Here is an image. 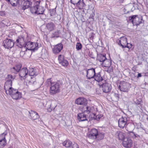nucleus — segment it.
<instances>
[{
	"label": "nucleus",
	"mask_w": 148,
	"mask_h": 148,
	"mask_svg": "<svg viewBox=\"0 0 148 148\" xmlns=\"http://www.w3.org/2000/svg\"><path fill=\"white\" fill-rule=\"evenodd\" d=\"M94 78L95 80L99 83V84H100L101 83L104 82L105 81L103 79L102 77L101 76L100 72L96 73Z\"/></svg>",
	"instance_id": "obj_23"
},
{
	"label": "nucleus",
	"mask_w": 148,
	"mask_h": 148,
	"mask_svg": "<svg viewBox=\"0 0 148 148\" xmlns=\"http://www.w3.org/2000/svg\"><path fill=\"white\" fill-rule=\"evenodd\" d=\"M75 102L78 105H82L84 106L87 103L86 99L82 97H80L76 99Z\"/></svg>",
	"instance_id": "obj_17"
},
{
	"label": "nucleus",
	"mask_w": 148,
	"mask_h": 148,
	"mask_svg": "<svg viewBox=\"0 0 148 148\" xmlns=\"http://www.w3.org/2000/svg\"><path fill=\"white\" fill-rule=\"evenodd\" d=\"M141 101H136L135 102L136 104L137 105H140L141 104Z\"/></svg>",
	"instance_id": "obj_43"
},
{
	"label": "nucleus",
	"mask_w": 148,
	"mask_h": 148,
	"mask_svg": "<svg viewBox=\"0 0 148 148\" xmlns=\"http://www.w3.org/2000/svg\"><path fill=\"white\" fill-rule=\"evenodd\" d=\"M114 96L115 97H116L117 99H119V95L115 93L114 94Z\"/></svg>",
	"instance_id": "obj_48"
},
{
	"label": "nucleus",
	"mask_w": 148,
	"mask_h": 148,
	"mask_svg": "<svg viewBox=\"0 0 148 148\" xmlns=\"http://www.w3.org/2000/svg\"><path fill=\"white\" fill-rule=\"evenodd\" d=\"M70 2L76 5V6L80 10L83 9V7L85 6V4L83 0H70Z\"/></svg>",
	"instance_id": "obj_9"
},
{
	"label": "nucleus",
	"mask_w": 148,
	"mask_h": 148,
	"mask_svg": "<svg viewBox=\"0 0 148 148\" xmlns=\"http://www.w3.org/2000/svg\"><path fill=\"white\" fill-rule=\"evenodd\" d=\"M106 59V55H102L101 54H99L97 56V59L100 62L102 63Z\"/></svg>",
	"instance_id": "obj_30"
},
{
	"label": "nucleus",
	"mask_w": 148,
	"mask_h": 148,
	"mask_svg": "<svg viewBox=\"0 0 148 148\" xmlns=\"http://www.w3.org/2000/svg\"><path fill=\"white\" fill-rule=\"evenodd\" d=\"M132 130H132V132H132V133H133V134L135 137H139V136L138 135L136 134H135L134 132H132Z\"/></svg>",
	"instance_id": "obj_45"
},
{
	"label": "nucleus",
	"mask_w": 148,
	"mask_h": 148,
	"mask_svg": "<svg viewBox=\"0 0 148 148\" xmlns=\"http://www.w3.org/2000/svg\"><path fill=\"white\" fill-rule=\"evenodd\" d=\"M127 42L126 38L124 37H122L120 38V39L118 40V43L119 45H120L123 48H124L126 46Z\"/></svg>",
	"instance_id": "obj_22"
},
{
	"label": "nucleus",
	"mask_w": 148,
	"mask_h": 148,
	"mask_svg": "<svg viewBox=\"0 0 148 148\" xmlns=\"http://www.w3.org/2000/svg\"><path fill=\"white\" fill-rule=\"evenodd\" d=\"M58 60L59 63L63 66H66L68 65V61L64 59V56L60 54L59 55Z\"/></svg>",
	"instance_id": "obj_15"
},
{
	"label": "nucleus",
	"mask_w": 148,
	"mask_h": 148,
	"mask_svg": "<svg viewBox=\"0 0 148 148\" xmlns=\"http://www.w3.org/2000/svg\"><path fill=\"white\" fill-rule=\"evenodd\" d=\"M130 86L128 83L122 81L121 82L118 88L121 91L127 92L129 90Z\"/></svg>",
	"instance_id": "obj_10"
},
{
	"label": "nucleus",
	"mask_w": 148,
	"mask_h": 148,
	"mask_svg": "<svg viewBox=\"0 0 148 148\" xmlns=\"http://www.w3.org/2000/svg\"><path fill=\"white\" fill-rule=\"evenodd\" d=\"M0 14L2 16L4 15L5 14L4 12L3 11H1L0 12Z\"/></svg>",
	"instance_id": "obj_44"
},
{
	"label": "nucleus",
	"mask_w": 148,
	"mask_h": 148,
	"mask_svg": "<svg viewBox=\"0 0 148 148\" xmlns=\"http://www.w3.org/2000/svg\"><path fill=\"white\" fill-rule=\"evenodd\" d=\"M21 64H18L13 67L11 69L12 72L17 73L19 72V76L21 79H25L28 75V70L26 67H24L21 69Z\"/></svg>",
	"instance_id": "obj_1"
},
{
	"label": "nucleus",
	"mask_w": 148,
	"mask_h": 148,
	"mask_svg": "<svg viewBox=\"0 0 148 148\" xmlns=\"http://www.w3.org/2000/svg\"><path fill=\"white\" fill-rule=\"evenodd\" d=\"M33 42L29 41L26 42L25 47H23L22 50L21 52V53L22 52L26 51L27 50L31 51V48H32V44Z\"/></svg>",
	"instance_id": "obj_18"
},
{
	"label": "nucleus",
	"mask_w": 148,
	"mask_h": 148,
	"mask_svg": "<svg viewBox=\"0 0 148 148\" xmlns=\"http://www.w3.org/2000/svg\"><path fill=\"white\" fill-rule=\"evenodd\" d=\"M56 11L54 9H52L50 11V15L51 16L56 15Z\"/></svg>",
	"instance_id": "obj_39"
},
{
	"label": "nucleus",
	"mask_w": 148,
	"mask_h": 148,
	"mask_svg": "<svg viewBox=\"0 0 148 148\" xmlns=\"http://www.w3.org/2000/svg\"><path fill=\"white\" fill-rule=\"evenodd\" d=\"M124 134V133L122 132L118 131L116 132L115 136L118 139L123 140L125 138Z\"/></svg>",
	"instance_id": "obj_25"
},
{
	"label": "nucleus",
	"mask_w": 148,
	"mask_h": 148,
	"mask_svg": "<svg viewBox=\"0 0 148 148\" xmlns=\"http://www.w3.org/2000/svg\"><path fill=\"white\" fill-rule=\"evenodd\" d=\"M102 66L106 67H109L111 65V61L107 58L102 63Z\"/></svg>",
	"instance_id": "obj_27"
},
{
	"label": "nucleus",
	"mask_w": 148,
	"mask_h": 148,
	"mask_svg": "<svg viewBox=\"0 0 148 148\" xmlns=\"http://www.w3.org/2000/svg\"><path fill=\"white\" fill-rule=\"evenodd\" d=\"M20 0H10V3L13 6H16L18 5H19V1Z\"/></svg>",
	"instance_id": "obj_33"
},
{
	"label": "nucleus",
	"mask_w": 148,
	"mask_h": 148,
	"mask_svg": "<svg viewBox=\"0 0 148 148\" xmlns=\"http://www.w3.org/2000/svg\"><path fill=\"white\" fill-rule=\"evenodd\" d=\"M29 75L30 76H33L34 77L37 75L38 73L36 72V69L33 68H30L28 71Z\"/></svg>",
	"instance_id": "obj_29"
},
{
	"label": "nucleus",
	"mask_w": 148,
	"mask_h": 148,
	"mask_svg": "<svg viewBox=\"0 0 148 148\" xmlns=\"http://www.w3.org/2000/svg\"><path fill=\"white\" fill-rule=\"evenodd\" d=\"M83 71H84L85 73H86V76L87 79H93L96 73L95 69L93 68L88 69H85L83 70Z\"/></svg>",
	"instance_id": "obj_7"
},
{
	"label": "nucleus",
	"mask_w": 148,
	"mask_h": 148,
	"mask_svg": "<svg viewBox=\"0 0 148 148\" xmlns=\"http://www.w3.org/2000/svg\"><path fill=\"white\" fill-rule=\"evenodd\" d=\"M127 117L123 116L120 118L118 121L119 126L121 128H123L125 127L128 132H131L134 129L133 125L131 124H127Z\"/></svg>",
	"instance_id": "obj_2"
},
{
	"label": "nucleus",
	"mask_w": 148,
	"mask_h": 148,
	"mask_svg": "<svg viewBox=\"0 0 148 148\" xmlns=\"http://www.w3.org/2000/svg\"><path fill=\"white\" fill-rule=\"evenodd\" d=\"M104 137V134L103 132H98V134L97 135L96 138L98 140H101Z\"/></svg>",
	"instance_id": "obj_34"
},
{
	"label": "nucleus",
	"mask_w": 148,
	"mask_h": 148,
	"mask_svg": "<svg viewBox=\"0 0 148 148\" xmlns=\"http://www.w3.org/2000/svg\"><path fill=\"white\" fill-rule=\"evenodd\" d=\"M8 79H11L13 80L14 78V77L12 76L11 75H8Z\"/></svg>",
	"instance_id": "obj_40"
},
{
	"label": "nucleus",
	"mask_w": 148,
	"mask_h": 148,
	"mask_svg": "<svg viewBox=\"0 0 148 148\" xmlns=\"http://www.w3.org/2000/svg\"><path fill=\"white\" fill-rule=\"evenodd\" d=\"M147 121H148V117H147Z\"/></svg>",
	"instance_id": "obj_52"
},
{
	"label": "nucleus",
	"mask_w": 148,
	"mask_h": 148,
	"mask_svg": "<svg viewBox=\"0 0 148 148\" xmlns=\"http://www.w3.org/2000/svg\"><path fill=\"white\" fill-rule=\"evenodd\" d=\"M14 44V42L13 40L7 38L3 41V45L5 48L10 49L13 47Z\"/></svg>",
	"instance_id": "obj_8"
},
{
	"label": "nucleus",
	"mask_w": 148,
	"mask_h": 148,
	"mask_svg": "<svg viewBox=\"0 0 148 148\" xmlns=\"http://www.w3.org/2000/svg\"><path fill=\"white\" fill-rule=\"evenodd\" d=\"M131 75L132 79H133L135 77H136V73L135 72V73H132Z\"/></svg>",
	"instance_id": "obj_41"
},
{
	"label": "nucleus",
	"mask_w": 148,
	"mask_h": 148,
	"mask_svg": "<svg viewBox=\"0 0 148 148\" xmlns=\"http://www.w3.org/2000/svg\"><path fill=\"white\" fill-rule=\"evenodd\" d=\"M84 112L79 113L77 114V117L79 122L87 121H88V119L86 117V114H85Z\"/></svg>",
	"instance_id": "obj_21"
},
{
	"label": "nucleus",
	"mask_w": 148,
	"mask_h": 148,
	"mask_svg": "<svg viewBox=\"0 0 148 148\" xmlns=\"http://www.w3.org/2000/svg\"><path fill=\"white\" fill-rule=\"evenodd\" d=\"M132 44L130 43H128L127 42V44L126 45V46L125 47H124V48L127 47L129 48V49L130 48L132 47Z\"/></svg>",
	"instance_id": "obj_42"
},
{
	"label": "nucleus",
	"mask_w": 148,
	"mask_h": 148,
	"mask_svg": "<svg viewBox=\"0 0 148 148\" xmlns=\"http://www.w3.org/2000/svg\"><path fill=\"white\" fill-rule=\"evenodd\" d=\"M99 85L100 87L101 86L102 90L104 92L108 93L110 92L111 90V84L110 83H108L106 80L104 82H102Z\"/></svg>",
	"instance_id": "obj_6"
},
{
	"label": "nucleus",
	"mask_w": 148,
	"mask_h": 148,
	"mask_svg": "<svg viewBox=\"0 0 148 148\" xmlns=\"http://www.w3.org/2000/svg\"><path fill=\"white\" fill-rule=\"evenodd\" d=\"M82 47V44L79 42H77L76 45V48L77 50H81Z\"/></svg>",
	"instance_id": "obj_36"
},
{
	"label": "nucleus",
	"mask_w": 148,
	"mask_h": 148,
	"mask_svg": "<svg viewBox=\"0 0 148 148\" xmlns=\"http://www.w3.org/2000/svg\"><path fill=\"white\" fill-rule=\"evenodd\" d=\"M82 71H83V72H82V73L83 75H84V72L85 73V72L84 71H83V70H82Z\"/></svg>",
	"instance_id": "obj_50"
},
{
	"label": "nucleus",
	"mask_w": 148,
	"mask_h": 148,
	"mask_svg": "<svg viewBox=\"0 0 148 148\" xmlns=\"http://www.w3.org/2000/svg\"><path fill=\"white\" fill-rule=\"evenodd\" d=\"M60 85L59 82H53L50 87L49 90L50 93L51 95H53L59 92L60 90Z\"/></svg>",
	"instance_id": "obj_5"
},
{
	"label": "nucleus",
	"mask_w": 148,
	"mask_h": 148,
	"mask_svg": "<svg viewBox=\"0 0 148 148\" xmlns=\"http://www.w3.org/2000/svg\"><path fill=\"white\" fill-rule=\"evenodd\" d=\"M12 80L8 79L5 82L4 86V89L5 90V92H8L10 90V88H12Z\"/></svg>",
	"instance_id": "obj_24"
},
{
	"label": "nucleus",
	"mask_w": 148,
	"mask_h": 148,
	"mask_svg": "<svg viewBox=\"0 0 148 148\" xmlns=\"http://www.w3.org/2000/svg\"><path fill=\"white\" fill-rule=\"evenodd\" d=\"M51 78L48 79L46 82V85H47V86H48L49 85H50V86H51V84L53 82H52L51 80Z\"/></svg>",
	"instance_id": "obj_38"
},
{
	"label": "nucleus",
	"mask_w": 148,
	"mask_h": 148,
	"mask_svg": "<svg viewBox=\"0 0 148 148\" xmlns=\"http://www.w3.org/2000/svg\"><path fill=\"white\" fill-rule=\"evenodd\" d=\"M102 116V115L100 114H98L97 115H96L95 114H94L93 116V118L94 119L99 121L100 119Z\"/></svg>",
	"instance_id": "obj_37"
},
{
	"label": "nucleus",
	"mask_w": 148,
	"mask_h": 148,
	"mask_svg": "<svg viewBox=\"0 0 148 148\" xmlns=\"http://www.w3.org/2000/svg\"><path fill=\"white\" fill-rule=\"evenodd\" d=\"M22 5L21 9L23 10L28 8L31 5L32 2L28 0L25 1L24 0H23L22 1Z\"/></svg>",
	"instance_id": "obj_20"
},
{
	"label": "nucleus",
	"mask_w": 148,
	"mask_h": 148,
	"mask_svg": "<svg viewBox=\"0 0 148 148\" xmlns=\"http://www.w3.org/2000/svg\"><path fill=\"white\" fill-rule=\"evenodd\" d=\"M63 145L68 148H79L77 144L76 143L73 144L70 140H65L62 143Z\"/></svg>",
	"instance_id": "obj_11"
},
{
	"label": "nucleus",
	"mask_w": 148,
	"mask_h": 148,
	"mask_svg": "<svg viewBox=\"0 0 148 148\" xmlns=\"http://www.w3.org/2000/svg\"><path fill=\"white\" fill-rule=\"evenodd\" d=\"M57 33V32H55V33L54 34V37H56H56H58L57 36H56V34Z\"/></svg>",
	"instance_id": "obj_49"
},
{
	"label": "nucleus",
	"mask_w": 148,
	"mask_h": 148,
	"mask_svg": "<svg viewBox=\"0 0 148 148\" xmlns=\"http://www.w3.org/2000/svg\"><path fill=\"white\" fill-rule=\"evenodd\" d=\"M91 108L90 107L86 106L85 105L84 106L82 111H84V112H86L87 114H89L91 112Z\"/></svg>",
	"instance_id": "obj_32"
},
{
	"label": "nucleus",
	"mask_w": 148,
	"mask_h": 148,
	"mask_svg": "<svg viewBox=\"0 0 148 148\" xmlns=\"http://www.w3.org/2000/svg\"><path fill=\"white\" fill-rule=\"evenodd\" d=\"M15 43L17 44V46L20 48H22L25 47L26 42H25L24 38L22 36H19L16 41Z\"/></svg>",
	"instance_id": "obj_13"
},
{
	"label": "nucleus",
	"mask_w": 148,
	"mask_h": 148,
	"mask_svg": "<svg viewBox=\"0 0 148 148\" xmlns=\"http://www.w3.org/2000/svg\"><path fill=\"white\" fill-rule=\"evenodd\" d=\"M122 144L125 147L129 148L132 146V142L129 138H125L123 140Z\"/></svg>",
	"instance_id": "obj_14"
},
{
	"label": "nucleus",
	"mask_w": 148,
	"mask_h": 148,
	"mask_svg": "<svg viewBox=\"0 0 148 148\" xmlns=\"http://www.w3.org/2000/svg\"><path fill=\"white\" fill-rule=\"evenodd\" d=\"M63 48V45L61 43L55 45L52 49L53 53L56 54L60 52Z\"/></svg>",
	"instance_id": "obj_16"
},
{
	"label": "nucleus",
	"mask_w": 148,
	"mask_h": 148,
	"mask_svg": "<svg viewBox=\"0 0 148 148\" xmlns=\"http://www.w3.org/2000/svg\"><path fill=\"white\" fill-rule=\"evenodd\" d=\"M5 134L3 133L2 134V136L4 137L0 140V148H3L6 144V143L5 136Z\"/></svg>",
	"instance_id": "obj_28"
},
{
	"label": "nucleus",
	"mask_w": 148,
	"mask_h": 148,
	"mask_svg": "<svg viewBox=\"0 0 148 148\" xmlns=\"http://www.w3.org/2000/svg\"><path fill=\"white\" fill-rule=\"evenodd\" d=\"M8 91L5 92L8 95H10L12 98L14 100H18L22 97V94L18 90L13 88H10Z\"/></svg>",
	"instance_id": "obj_3"
},
{
	"label": "nucleus",
	"mask_w": 148,
	"mask_h": 148,
	"mask_svg": "<svg viewBox=\"0 0 148 148\" xmlns=\"http://www.w3.org/2000/svg\"><path fill=\"white\" fill-rule=\"evenodd\" d=\"M129 20L132 22L134 25L137 26L140 24L144 22L143 17L141 16H138V15H132L129 18Z\"/></svg>",
	"instance_id": "obj_4"
},
{
	"label": "nucleus",
	"mask_w": 148,
	"mask_h": 148,
	"mask_svg": "<svg viewBox=\"0 0 148 148\" xmlns=\"http://www.w3.org/2000/svg\"><path fill=\"white\" fill-rule=\"evenodd\" d=\"M98 133V131L97 129L95 128L92 129L88 135V137L91 139H95L97 138Z\"/></svg>",
	"instance_id": "obj_19"
},
{
	"label": "nucleus",
	"mask_w": 148,
	"mask_h": 148,
	"mask_svg": "<svg viewBox=\"0 0 148 148\" xmlns=\"http://www.w3.org/2000/svg\"><path fill=\"white\" fill-rule=\"evenodd\" d=\"M5 0L7 1H8V2H10V0Z\"/></svg>",
	"instance_id": "obj_51"
},
{
	"label": "nucleus",
	"mask_w": 148,
	"mask_h": 148,
	"mask_svg": "<svg viewBox=\"0 0 148 148\" xmlns=\"http://www.w3.org/2000/svg\"><path fill=\"white\" fill-rule=\"evenodd\" d=\"M8 148H10V147H8Z\"/></svg>",
	"instance_id": "obj_53"
},
{
	"label": "nucleus",
	"mask_w": 148,
	"mask_h": 148,
	"mask_svg": "<svg viewBox=\"0 0 148 148\" xmlns=\"http://www.w3.org/2000/svg\"><path fill=\"white\" fill-rule=\"evenodd\" d=\"M39 47L38 44L37 43L33 42L32 44V48H31L32 51L34 52L36 51Z\"/></svg>",
	"instance_id": "obj_35"
},
{
	"label": "nucleus",
	"mask_w": 148,
	"mask_h": 148,
	"mask_svg": "<svg viewBox=\"0 0 148 148\" xmlns=\"http://www.w3.org/2000/svg\"><path fill=\"white\" fill-rule=\"evenodd\" d=\"M142 76V75L141 73H138L137 76V78H139L140 77H141Z\"/></svg>",
	"instance_id": "obj_46"
},
{
	"label": "nucleus",
	"mask_w": 148,
	"mask_h": 148,
	"mask_svg": "<svg viewBox=\"0 0 148 148\" xmlns=\"http://www.w3.org/2000/svg\"><path fill=\"white\" fill-rule=\"evenodd\" d=\"M41 8H43L41 7H38V6L37 11L38 10V11L40 12H41V11L42 12V11H41L42 10H41L40 9H40Z\"/></svg>",
	"instance_id": "obj_47"
},
{
	"label": "nucleus",
	"mask_w": 148,
	"mask_h": 148,
	"mask_svg": "<svg viewBox=\"0 0 148 148\" xmlns=\"http://www.w3.org/2000/svg\"><path fill=\"white\" fill-rule=\"evenodd\" d=\"M29 112L30 115V118L31 119L35 120L39 118V115L36 112L31 110L29 111Z\"/></svg>",
	"instance_id": "obj_26"
},
{
	"label": "nucleus",
	"mask_w": 148,
	"mask_h": 148,
	"mask_svg": "<svg viewBox=\"0 0 148 148\" xmlns=\"http://www.w3.org/2000/svg\"><path fill=\"white\" fill-rule=\"evenodd\" d=\"M46 27L50 31L53 30L54 27V24L52 22H49L46 24Z\"/></svg>",
	"instance_id": "obj_31"
},
{
	"label": "nucleus",
	"mask_w": 148,
	"mask_h": 148,
	"mask_svg": "<svg viewBox=\"0 0 148 148\" xmlns=\"http://www.w3.org/2000/svg\"><path fill=\"white\" fill-rule=\"evenodd\" d=\"M37 9H38V6H34L33 7H32L31 8L30 11L32 13H35L37 14H41L43 16L42 17L41 16H40V17L42 19H44L43 18V17H45V14H44L43 13L44 12V8H41L40 9H40L41 11H41V12H39L38 11H37Z\"/></svg>",
	"instance_id": "obj_12"
}]
</instances>
